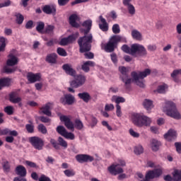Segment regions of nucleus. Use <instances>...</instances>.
<instances>
[{
    "instance_id": "1",
    "label": "nucleus",
    "mask_w": 181,
    "mask_h": 181,
    "mask_svg": "<svg viewBox=\"0 0 181 181\" xmlns=\"http://www.w3.org/2000/svg\"><path fill=\"white\" fill-rule=\"evenodd\" d=\"M121 49L124 53L131 54V56H134V57H144L148 54L145 47L136 43L132 44L131 47L127 45H123Z\"/></svg>"
},
{
    "instance_id": "2",
    "label": "nucleus",
    "mask_w": 181,
    "mask_h": 181,
    "mask_svg": "<svg viewBox=\"0 0 181 181\" xmlns=\"http://www.w3.org/2000/svg\"><path fill=\"white\" fill-rule=\"evenodd\" d=\"M91 29L86 28L84 30V36L80 37L78 40L80 53H87L91 50V43H93V35L88 34Z\"/></svg>"
},
{
    "instance_id": "3",
    "label": "nucleus",
    "mask_w": 181,
    "mask_h": 181,
    "mask_svg": "<svg viewBox=\"0 0 181 181\" xmlns=\"http://www.w3.org/2000/svg\"><path fill=\"white\" fill-rule=\"evenodd\" d=\"M119 42H127V38L120 35H113L106 44L102 45V49L106 53H112Z\"/></svg>"
},
{
    "instance_id": "4",
    "label": "nucleus",
    "mask_w": 181,
    "mask_h": 181,
    "mask_svg": "<svg viewBox=\"0 0 181 181\" xmlns=\"http://www.w3.org/2000/svg\"><path fill=\"white\" fill-rule=\"evenodd\" d=\"M163 111L165 112L166 115L174 118V119H180L181 118L180 113L177 110V107H176V104L172 101L165 102Z\"/></svg>"
},
{
    "instance_id": "5",
    "label": "nucleus",
    "mask_w": 181,
    "mask_h": 181,
    "mask_svg": "<svg viewBox=\"0 0 181 181\" xmlns=\"http://www.w3.org/2000/svg\"><path fill=\"white\" fill-rule=\"evenodd\" d=\"M132 121L136 127H149L152 122L151 118L139 113L132 115Z\"/></svg>"
},
{
    "instance_id": "6",
    "label": "nucleus",
    "mask_w": 181,
    "mask_h": 181,
    "mask_svg": "<svg viewBox=\"0 0 181 181\" xmlns=\"http://www.w3.org/2000/svg\"><path fill=\"white\" fill-rule=\"evenodd\" d=\"M149 74H151V69H146L144 71H139V73H136V71H132L131 76L134 80L136 86H139V87L144 88L145 87V83H144V79L147 76H149Z\"/></svg>"
},
{
    "instance_id": "7",
    "label": "nucleus",
    "mask_w": 181,
    "mask_h": 181,
    "mask_svg": "<svg viewBox=\"0 0 181 181\" xmlns=\"http://www.w3.org/2000/svg\"><path fill=\"white\" fill-rule=\"evenodd\" d=\"M119 71L120 73L119 79L122 83H124V87L127 90L130 88V85L132 83V78L129 77V70L127 67L125 66H119Z\"/></svg>"
},
{
    "instance_id": "8",
    "label": "nucleus",
    "mask_w": 181,
    "mask_h": 181,
    "mask_svg": "<svg viewBox=\"0 0 181 181\" xmlns=\"http://www.w3.org/2000/svg\"><path fill=\"white\" fill-rule=\"evenodd\" d=\"M125 160H119V163L116 165H112L108 167L107 170L111 173V175H114V176H117V175H119V173H124V169L119 166H125Z\"/></svg>"
},
{
    "instance_id": "9",
    "label": "nucleus",
    "mask_w": 181,
    "mask_h": 181,
    "mask_svg": "<svg viewBox=\"0 0 181 181\" xmlns=\"http://www.w3.org/2000/svg\"><path fill=\"white\" fill-rule=\"evenodd\" d=\"M28 141L32 146H33L35 149H37V151H42L45 146V141L39 136H34L29 137Z\"/></svg>"
},
{
    "instance_id": "10",
    "label": "nucleus",
    "mask_w": 181,
    "mask_h": 181,
    "mask_svg": "<svg viewBox=\"0 0 181 181\" xmlns=\"http://www.w3.org/2000/svg\"><path fill=\"white\" fill-rule=\"evenodd\" d=\"M163 173V171H162V169L160 168H156L154 170H149L146 174L145 179L141 181H151V180L152 179L160 177Z\"/></svg>"
},
{
    "instance_id": "11",
    "label": "nucleus",
    "mask_w": 181,
    "mask_h": 181,
    "mask_svg": "<svg viewBox=\"0 0 181 181\" xmlns=\"http://www.w3.org/2000/svg\"><path fill=\"white\" fill-rule=\"evenodd\" d=\"M86 83V76L78 74L75 76V79L71 81V87L73 88H78V87H81L83 84Z\"/></svg>"
},
{
    "instance_id": "12",
    "label": "nucleus",
    "mask_w": 181,
    "mask_h": 181,
    "mask_svg": "<svg viewBox=\"0 0 181 181\" xmlns=\"http://www.w3.org/2000/svg\"><path fill=\"white\" fill-rule=\"evenodd\" d=\"M49 142L52 145L53 148H54V149L59 150L60 149V146H62L64 149H67V141H66L61 136L58 138L59 143H57V141L54 139H51Z\"/></svg>"
},
{
    "instance_id": "13",
    "label": "nucleus",
    "mask_w": 181,
    "mask_h": 181,
    "mask_svg": "<svg viewBox=\"0 0 181 181\" xmlns=\"http://www.w3.org/2000/svg\"><path fill=\"white\" fill-rule=\"evenodd\" d=\"M76 102V98L70 93L65 94L59 99V103L63 105H73Z\"/></svg>"
},
{
    "instance_id": "14",
    "label": "nucleus",
    "mask_w": 181,
    "mask_h": 181,
    "mask_svg": "<svg viewBox=\"0 0 181 181\" xmlns=\"http://www.w3.org/2000/svg\"><path fill=\"white\" fill-rule=\"evenodd\" d=\"M42 12L46 13V15H52L54 16L57 13V6L56 4H47L45 5L42 8Z\"/></svg>"
},
{
    "instance_id": "15",
    "label": "nucleus",
    "mask_w": 181,
    "mask_h": 181,
    "mask_svg": "<svg viewBox=\"0 0 181 181\" xmlns=\"http://www.w3.org/2000/svg\"><path fill=\"white\" fill-rule=\"evenodd\" d=\"M76 160L78 163H87L88 162H93L94 160V157L88 154H77L75 156Z\"/></svg>"
},
{
    "instance_id": "16",
    "label": "nucleus",
    "mask_w": 181,
    "mask_h": 181,
    "mask_svg": "<svg viewBox=\"0 0 181 181\" xmlns=\"http://www.w3.org/2000/svg\"><path fill=\"white\" fill-rule=\"evenodd\" d=\"M41 78L42 76L40 73L33 74V72H28L27 74V80H28L29 83L31 84L36 83V81H40Z\"/></svg>"
},
{
    "instance_id": "17",
    "label": "nucleus",
    "mask_w": 181,
    "mask_h": 181,
    "mask_svg": "<svg viewBox=\"0 0 181 181\" xmlns=\"http://www.w3.org/2000/svg\"><path fill=\"white\" fill-rule=\"evenodd\" d=\"M60 119L62 122H64V125L68 129L74 131V124L70 120V118L67 117V116H61Z\"/></svg>"
},
{
    "instance_id": "18",
    "label": "nucleus",
    "mask_w": 181,
    "mask_h": 181,
    "mask_svg": "<svg viewBox=\"0 0 181 181\" xmlns=\"http://www.w3.org/2000/svg\"><path fill=\"white\" fill-rule=\"evenodd\" d=\"M62 69L65 71V73L69 76H71L72 77H76V70L73 69V66H71V64H64L62 66Z\"/></svg>"
},
{
    "instance_id": "19",
    "label": "nucleus",
    "mask_w": 181,
    "mask_h": 181,
    "mask_svg": "<svg viewBox=\"0 0 181 181\" xmlns=\"http://www.w3.org/2000/svg\"><path fill=\"white\" fill-rule=\"evenodd\" d=\"M99 28L102 32H108V23H107V20L103 17V16H99Z\"/></svg>"
},
{
    "instance_id": "20",
    "label": "nucleus",
    "mask_w": 181,
    "mask_h": 181,
    "mask_svg": "<svg viewBox=\"0 0 181 181\" xmlns=\"http://www.w3.org/2000/svg\"><path fill=\"white\" fill-rule=\"evenodd\" d=\"M77 19H78V16H77L76 14H72L69 16V25H71L72 28H80V24L77 23Z\"/></svg>"
},
{
    "instance_id": "21",
    "label": "nucleus",
    "mask_w": 181,
    "mask_h": 181,
    "mask_svg": "<svg viewBox=\"0 0 181 181\" xmlns=\"http://www.w3.org/2000/svg\"><path fill=\"white\" fill-rule=\"evenodd\" d=\"M177 137V133L175 129H169L168 132L164 134V138L167 141H173L175 138Z\"/></svg>"
},
{
    "instance_id": "22",
    "label": "nucleus",
    "mask_w": 181,
    "mask_h": 181,
    "mask_svg": "<svg viewBox=\"0 0 181 181\" xmlns=\"http://www.w3.org/2000/svg\"><path fill=\"white\" fill-rule=\"evenodd\" d=\"M8 59L6 61V64L8 66H16L18 63H19V59L18 57H16L15 55L13 54H8Z\"/></svg>"
},
{
    "instance_id": "23",
    "label": "nucleus",
    "mask_w": 181,
    "mask_h": 181,
    "mask_svg": "<svg viewBox=\"0 0 181 181\" xmlns=\"http://www.w3.org/2000/svg\"><path fill=\"white\" fill-rule=\"evenodd\" d=\"M95 66V62L93 61H86L82 64L81 69L85 73H88V71H90V67H94Z\"/></svg>"
},
{
    "instance_id": "24",
    "label": "nucleus",
    "mask_w": 181,
    "mask_h": 181,
    "mask_svg": "<svg viewBox=\"0 0 181 181\" xmlns=\"http://www.w3.org/2000/svg\"><path fill=\"white\" fill-rule=\"evenodd\" d=\"M45 61L49 64H56L57 63V54L52 53L47 55Z\"/></svg>"
},
{
    "instance_id": "25",
    "label": "nucleus",
    "mask_w": 181,
    "mask_h": 181,
    "mask_svg": "<svg viewBox=\"0 0 181 181\" xmlns=\"http://www.w3.org/2000/svg\"><path fill=\"white\" fill-rule=\"evenodd\" d=\"M16 173L21 177H25L26 176V168L23 165H18L16 168Z\"/></svg>"
},
{
    "instance_id": "26",
    "label": "nucleus",
    "mask_w": 181,
    "mask_h": 181,
    "mask_svg": "<svg viewBox=\"0 0 181 181\" xmlns=\"http://www.w3.org/2000/svg\"><path fill=\"white\" fill-rule=\"evenodd\" d=\"M52 103H48L44 107H41L40 110L45 115H47V117H52V112H50V106Z\"/></svg>"
},
{
    "instance_id": "27",
    "label": "nucleus",
    "mask_w": 181,
    "mask_h": 181,
    "mask_svg": "<svg viewBox=\"0 0 181 181\" xmlns=\"http://www.w3.org/2000/svg\"><path fill=\"white\" fill-rule=\"evenodd\" d=\"M78 97L84 101V103H88L91 100V95L87 92H83L78 94Z\"/></svg>"
},
{
    "instance_id": "28",
    "label": "nucleus",
    "mask_w": 181,
    "mask_h": 181,
    "mask_svg": "<svg viewBox=\"0 0 181 181\" xmlns=\"http://www.w3.org/2000/svg\"><path fill=\"white\" fill-rule=\"evenodd\" d=\"M151 146L153 152H158V151H159V146H160V141L156 139H152L151 141Z\"/></svg>"
},
{
    "instance_id": "29",
    "label": "nucleus",
    "mask_w": 181,
    "mask_h": 181,
    "mask_svg": "<svg viewBox=\"0 0 181 181\" xmlns=\"http://www.w3.org/2000/svg\"><path fill=\"white\" fill-rule=\"evenodd\" d=\"M143 105L147 111H149L153 108V102L149 99H145L143 103Z\"/></svg>"
},
{
    "instance_id": "30",
    "label": "nucleus",
    "mask_w": 181,
    "mask_h": 181,
    "mask_svg": "<svg viewBox=\"0 0 181 181\" xmlns=\"http://www.w3.org/2000/svg\"><path fill=\"white\" fill-rule=\"evenodd\" d=\"M132 36L133 39H135L136 40H141V39H142V35L138 30H133L132 31Z\"/></svg>"
},
{
    "instance_id": "31",
    "label": "nucleus",
    "mask_w": 181,
    "mask_h": 181,
    "mask_svg": "<svg viewBox=\"0 0 181 181\" xmlns=\"http://www.w3.org/2000/svg\"><path fill=\"white\" fill-rule=\"evenodd\" d=\"M6 38L5 37H0V52H4L6 47Z\"/></svg>"
},
{
    "instance_id": "32",
    "label": "nucleus",
    "mask_w": 181,
    "mask_h": 181,
    "mask_svg": "<svg viewBox=\"0 0 181 181\" xmlns=\"http://www.w3.org/2000/svg\"><path fill=\"white\" fill-rule=\"evenodd\" d=\"M10 85H11V78H3L0 79V86H3V87H9Z\"/></svg>"
},
{
    "instance_id": "33",
    "label": "nucleus",
    "mask_w": 181,
    "mask_h": 181,
    "mask_svg": "<svg viewBox=\"0 0 181 181\" xmlns=\"http://www.w3.org/2000/svg\"><path fill=\"white\" fill-rule=\"evenodd\" d=\"M181 74V69H175L171 74V77L173 78L175 83H179V78H177V75Z\"/></svg>"
},
{
    "instance_id": "34",
    "label": "nucleus",
    "mask_w": 181,
    "mask_h": 181,
    "mask_svg": "<svg viewBox=\"0 0 181 181\" xmlns=\"http://www.w3.org/2000/svg\"><path fill=\"white\" fill-rule=\"evenodd\" d=\"M10 101L11 103H13V104H18L22 101V98H16L15 97V93H11L9 95Z\"/></svg>"
},
{
    "instance_id": "35",
    "label": "nucleus",
    "mask_w": 181,
    "mask_h": 181,
    "mask_svg": "<svg viewBox=\"0 0 181 181\" xmlns=\"http://www.w3.org/2000/svg\"><path fill=\"white\" fill-rule=\"evenodd\" d=\"M15 16L16 18V23H18V25H22L23 23V21H25V17L19 13H16Z\"/></svg>"
},
{
    "instance_id": "36",
    "label": "nucleus",
    "mask_w": 181,
    "mask_h": 181,
    "mask_svg": "<svg viewBox=\"0 0 181 181\" xmlns=\"http://www.w3.org/2000/svg\"><path fill=\"white\" fill-rule=\"evenodd\" d=\"M2 166L4 172H5L6 173H8V172H11V164H9V161L6 160L3 162Z\"/></svg>"
},
{
    "instance_id": "37",
    "label": "nucleus",
    "mask_w": 181,
    "mask_h": 181,
    "mask_svg": "<svg viewBox=\"0 0 181 181\" xmlns=\"http://www.w3.org/2000/svg\"><path fill=\"white\" fill-rule=\"evenodd\" d=\"M174 181H181V171L175 170L173 173Z\"/></svg>"
},
{
    "instance_id": "38",
    "label": "nucleus",
    "mask_w": 181,
    "mask_h": 181,
    "mask_svg": "<svg viewBox=\"0 0 181 181\" xmlns=\"http://www.w3.org/2000/svg\"><path fill=\"white\" fill-rule=\"evenodd\" d=\"M45 29V23L40 21L37 23L36 30L38 33H43Z\"/></svg>"
},
{
    "instance_id": "39",
    "label": "nucleus",
    "mask_w": 181,
    "mask_h": 181,
    "mask_svg": "<svg viewBox=\"0 0 181 181\" xmlns=\"http://www.w3.org/2000/svg\"><path fill=\"white\" fill-rule=\"evenodd\" d=\"M74 127L76 129L80 131L82 128H84V124H83V122H81V120L76 119Z\"/></svg>"
},
{
    "instance_id": "40",
    "label": "nucleus",
    "mask_w": 181,
    "mask_h": 181,
    "mask_svg": "<svg viewBox=\"0 0 181 181\" xmlns=\"http://www.w3.org/2000/svg\"><path fill=\"white\" fill-rule=\"evenodd\" d=\"M37 129L38 132L43 134V135H46V134H47V129L43 124H40L37 127Z\"/></svg>"
},
{
    "instance_id": "41",
    "label": "nucleus",
    "mask_w": 181,
    "mask_h": 181,
    "mask_svg": "<svg viewBox=\"0 0 181 181\" xmlns=\"http://www.w3.org/2000/svg\"><path fill=\"white\" fill-rule=\"evenodd\" d=\"M126 6L127 8V11L129 15H131L132 16H134V15H135L136 12V11L135 10V6H134V5L132 4H129V6Z\"/></svg>"
},
{
    "instance_id": "42",
    "label": "nucleus",
    "mask_w": 181,
    "mask_h": 181,
    "mask_svg": "<svg viewBox=\"0 0 181 181\" xmlns=\"http://www.w3.org/2000/svg\"><path fill=\"white\" fill-rule=\"evenodd\" d=\"M57 132L59 134V135H62V136H64V134L67 132V130H66V128L63 126H58L57 127Z\"/></svg>"
},
{
    "instance_id": "43",
    "label": "nucleus",
    "mask_w": 181,
    "mask_h": 181,
    "mask_svg": "<svg viewBox=\"0 0 181 181\" xmlns=\"http://www.w3.org/2000/svg\"><path fill=\"white\" fill-rule=\"evenodd\" d=\"M82 26L86 28V29H91V26H93V21L86 20L82 23Z\"/></svg>"
},
{
    "instance_id": "44",
    "label": "nucleus",
    "mask_w": 181,
    "mask_h": 181,
    "mask_svg": "<svg viewBox=\"0 0 181 181\" xmlns=\"http://www.w3.org/2000/svg\"><path fill=\"white\" fill-rule=\"evenodd\" d=\"M57 53L59 55L62 56V57H66L67 56V52H66L65 49H63L62 47H58L57 49Z\"/></svg>"
},
{
    "instance_id": "45",
    "label": "nucleus",
    "mask_w": 181,
    "mask_h": 181,
    "mask_svg": "<svg viewBox=\"0 0 181 181\" xmlns=\"http://www.w3.org/2000/svg\"><path fill=\"white\" fill-rule=\"evenodd\" d=\"M4 70L5 73H7V74H11V73H15V71H16V70H18V67L15 66L13 68H9V67L5 66L4 68Z\"/></svg>"
},
{
    "instance_id": "46",
    "label": "nucleus",
    "mask_w": 181,
    "mask_h": 181,
    "mask_svg": "<svg viewBox=\"0 0 181 181\" xmlns=\"http://www.w3.org/2000/svg\"><path fill=\"white\" fill-rule=\"evenodd\" d=\"M25 129L28 134H33L35 132V125L27 124H25Z\"/></svg>"
},
{
    "instance_id": "47",
    "label": "nucleus",
    "mask_w": 181,
    "mask_h": 181,
    "mask_svg": "<svg viewBox=\"0 0 181 181\" xmlns=\"http://www.w3.org/2000/svg\"><path fill=\"white\" fill-rule=\"evenodd\" d=\"M112 30L115 35H118L121 32V28H119V25L114 24L112 27Z\"/></svg>"
},
{
    "instance_id": "48",
    "label": "nucleus",
    "mask_w": 181,
    "mask_h": 181,
    "mask_svg": "<svg viewBox=\"0 0 181 181\" xmlns=\"http://www.w3.org/2000/svg\"><path fill=\"white\" fill-rule=\"evenodd\" d=\"M166 88H168V86L166 84L160 85V86H158L157 88V91L160 94H163L165 93V90H166Z\"/></svg>"
},
{
    "instance_id": "49",
    "label": "nucleus",
    "mask_w": 181,
    "mask_h": 181,
    "mask_svg": "<svg viewBox=\"0 0 181 181\" xmlns=\"http://www.w3.org/2000/svg\"><path fill=\"white\" fill-rule=\"evenodd\" d=\"M134 153L136 155H141V153H144V147L142 146H137L134 148Z\"/></svg>"
},
{
    "instance_id": "50",
    "label": "nucleus",
    "mask_w": 181,
    "mask_h": 181,
    "mask_svg": "<svg viewBox=\"0 0 181 181\" xmlns=\"http://www.w3.org/2000/svg\"><path fill=\"white\" fill-rule=\"evenodd\" d=\"M64 138H66V139H71V141H73L74 140V138H76V136H74V134L66 132V133L64 134Z\"/></svg>"
},
{
    "instance_id": "51",
    "label": "nucleus",
    "mask_w": 181,
    "mask_h": 181,
    "mask_svg": "<svg viewBox=\"0 0 181 181\" xmlns=\"http://www.w3.org/2000/svg\"><path fill=\"white\" fill-rule=\"evenodd\" d=\"M77 37H78V33H76L68 36V39H69V42H71V43L75 42Z\"/></svg>"
},
{
    "instance_id": "52",
    "label": "nucleus",
    "mask_w": 181,
    "mask_h": 181,
    "mask_svg": "<svg viewBox=\"0 0 181 181\" xmlns=\"http://www.w3.org/2000/svg\"><path fill=\"white\" fill-rule=\"evenodd\" d=\"M53 30H54V26L49 25L45 28L44 33H53Z\"/></svg>"
},
{
    "instance_id": "53",
    "label": "nucleus",
    "mask_w": 181,
    "mask_h": 181,
    "mask_svg": "<svg viewBox=\"0 0 181 181\" xmlns=\"http://www.w3.org/2000/svg\"><path fill=\"white\" fill-rule=\"evenodd\" d=\"M4 112H6L8 115H12L13 114V107L6 106L4 108Z\"/></svg>"
},
{
    "instance_id": "54",
    "label": "nucleus",
    "mask_w": 181,
    "mask_h": 181,
    "mask_svg": "<svg viewBox=\"0 0 181 181\" xmlns=\"http://www.w3.org/2000/svg\"><path fill=\"white\" fill-rule=\"evenodd\" d=\"M64 173L65 176H67V177H71V176H74V175H76L73 170H65Z\"/></svg>"
},
{
    "instance_id": "55",
    "label": "nucleus",
    "mask_w": 181,
    "mask_h": 181,
    "mask_svg": "<svg viewBox=\"0 0 181 181\" xmlns=\"http://www.w3.org/2000/svg\"><path fill=\"white\" fill-rule=\"evenodd\" d=\"M111 60L114 64H117L118 63V57L117 56V54L115 52L112 53L110 54Z\"/></svg>"
},
{
    "instance_id": "56",
    "label": "nucleus",
    "mask_w": 181,
    "mask_h": 181,
    "mask_svg": "<svg viewBox=\"0 0 181 181\" xmlns=\"http://www.w3.org/2000/svg\"><path fill=\"white\" fill-rule=\"evenodd\" d=\"M98 123V119H97V118H95V117H92L91 122L90 123L91 128H94V127H95V125H97Z\"/></svg>"
},
{
    "instance_id": "57",
    "label": "nucleus",
    "mask_w": 181,
    "mask_h": 181,
    "mask_svg": "<svg viewBox=\"0 0 181 181\" xmlns=\"http://www.w3.org/2000/svg\"><path fill=\"white\" fill-rule=\"evenodd\" d=\"M116 115L117 117H122V112L121 111V106L119 105H116Z\"/></svg>"
},
{
    "instance_id": "58",
    "label": "nucleus",
    "mask_w": 181,
    "mask_h": 181,
    "mask_svg": "<svg viewBox=\"0 0 181 181\" xmlns=\"http://www.w3.org/2000/svg\"><path fill=\"white\" fill-rule=\"evenodd\" d=\"M70 2V0H58L59 6H66V5Z\"/></svg>"
},
{
    "instance_id": "59",
    "label": "nucleus",
    "mask_w": 181,
    "mask_h": 181,
    "mask_svg": "<svg viewBox=\"0 0 181 181\" xmlns=\"http://www.w3.org/2000/svg\"><path fill=\"white\" fill-rule=\"evenodd\" d=\"M115 107L112 104H106L105 106V111H112Z\"/></svg>"
},
{
    "instance_id": "60",
    "label": "nucleus",
    "mask_w": 181,
    "mask_h": 181,
    "mask_svg": "<svg viewBox=\"0 0 181 181\" xmlns=\"http://www.w3.org/2000/svg\"><path fill=\"white\" fill-rule=\"evenodd\" d=\"M25 164L29 166L30 168H37V165H36L35 163H33L32 161H30V160H26L25 161Z\"/></svg>"
},
{
    "instance_id": "61",
    "label": "nucleus",
    "mask_w": 181,
    "mask_h": 181,
    "mask_svg": "<svg viewBox=\"0 0 181 181\" xmlns=\"http://www.w3.org/2000/svg\"><path fill=\"white\" fill-rule=\"evenodd\" d=\"M33 28V21L30 20L25 24V29H32Z\"/></svg>"
},
{
    "instance_id": "62",
    "label": "nucleus",
    "mask_w": 181,
    "mask_h": 181,
    "mask_svg": "<svg viewBox=\"0 0 181 181\" xmlns=\"http://www.w3.org/2000/svg\"><path fill=\"white\" fill-rule=\"evenodd\" d=\"M115 103L117 105H119V103H125V98H124L123 97H117L115 99Z\"/></svg>"
},
{
    "instance_id": "63",
    "label": "nucleus",
    "mask_w": 181,
    "mask_h": 181,
    "mask_svg": "<svg viewBox=\"0 0 181 181\" xmlns=\"http://www.w3.org/2000/svg\"><path fill=\"white\" fill-rule=\"evenodd\" d=\"M39 181H52L50 178L45 175H42L39 178Z\"/></svg>"
},
{
    "instance_id": "64",
    "label": "nucleus",
    "mask_w": 181,
    "mask_h": 181,
    "mask_svg": "<svg viewBox=\"0 0 181 181\" xmlns=\"http://www.w3.org/2000/svg\"><path fill=\"white\" fill-rule=\"evenodd\" d=\"M175 146L176 148V151L178 153H180L181 152V143L176 142L175 143Z\"/></svg>"
}]
</instances>
